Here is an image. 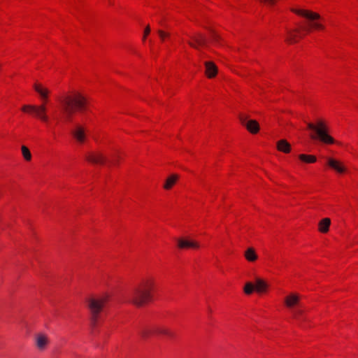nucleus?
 Returning a JSON list of instances; mask_svg holds the SVG:
<instances>
[{
    "label": "nucleus",
    "instance_id": "obj_1",
    "mask_svg": "<svg viewBox=\"0 0 358 358\" xmlns=\"http://www.w3.org/2000/svg\"><path fill=\"white\" fill-rule=\"evenodd\" d=\"M60 103L64 120L66 122H71L73 114L76 111L85 110L87 106L86 98L80 94L66 96L60 99Z\"/></svg>",
    "mask_w": 358,
    "mask_h": 358
},
{
    "label": "nucleus",
    "instance_id": "obj_2",
    "mask_svg": "<svg viewBox=\"0 0 358 358\" xmlns=\"http://www.w3.org/2000/svg\"><path fill=\"white\" fill-rule=\"evenodd\" d=\"M152 287L153 284L151 281L147 280L143 282L129 293V301L136 306H143L150 300Z\"/></svg>",
    "mask_w": 358,
    "mask_h": 358
},
{
    "label": "nucleus",
    "instance_id": "obj_3",
    "mask_svg": "<svg viewBox=\"0 0 358 358\" xmlns=\"http://www.w3.org/2000/svg\"><path fill=\"white\" fill-rule=\"evenodd\" d=\"M307 127L311 131L310 137L314 141H318L324 144H333L335 140L329 134V128L326 122L318 120L315 123L308 122Z\"/></svg>",
    "mask_w": 358,
    "mask_h": 358
},
{
    "label": "nucleus",
    "instance_id": "obj_4",
    "mask_svg": "<svg viewBox=\"0 0 358 358\" xmlns=\"http://www.w3.org/2000/svg\"><path fill=\"white\" fill-rule=\"evenodd\" d=\"M292 11L307 20V25L303 27L306 31L310 32L313 29H324V26L321 22L322 17L318 13L303 9H292Z\"/></svg>",
    "mask_w": 358,
    "mask_h": 358
},
{
    "label": "nucleus",
    "instance_id": "obj_5",
    "mask_svg": "<svg viewBox=\"0 0 358 358\" xmlns=\"http://www.w3.org/2000/svg\"><path fill=\"white\" fill-rule=\"evenodd\" d=\"M109 300V296L106 294L92 297L87 301V307L91 314V322L93 326L96 324L99 313Z\"/></svg>",
    "mask_w": 358,
    "mask_h": 358
},
{
    "label": "nucleus",
    "instance_id": "obj_6",
    "mask_svg": "<svg viewBox=\"0 0 358 358\" xmlns=\"http://www.w3.org/2000/svg\"><path fill=\"white\" fill-rule=\"evenodd\" d=\"M22 110L24 112H31L34 116L44 122H48V117L46 114L47 108L45 104L39 106L35 105H24Z\"/></svg>",
    "mask_w": 358,
    "mask_h": 358
},
{
    "label": "nucleus",
    "instance_id": "obj_7",
    "mask_svg": "<svg viewBox=\"0 0 358 358\" xmlns=\"http://www.w3.org/2000/svg\"><path fill=\"white\" fill-rule=\"evenodd\" d=\"M140 334L143 338H148L150 334L164 335L171 338L174 337L173 331L162 326H157L151 329H144L141 331Z\"/></svg>",
    "mask_w": 358,
    "mask_h": 358
},
{
    "label": "nucleus",
    "instance_id": "obj_8",
    "mask_svg": "<svg viewBox=\"0 0 358 358\" xmlns=\"http://www.w3.org/2000/svg\"><path fill=\"white\" fill-rule=\"evenodd\" d=\"M239 120L241 124L252 134H257L259 131V125L256 120H249L248 116L245 114L239 115Z\"/></svg>",
    "mask_w": 358,
    "mask_h": 358
},
{
    "label": "nucleus",
    "instance_id": "obj_9",
    "mask_svg": "<svg viewBox=\"0 0 358 358\" xmlns=\"http://www.w3.org/2000/svg\"><path fill=\"white\" fill-rule=\"evenodd\" d=\"M34 343L39 351H44L50 343L49 337L44 333H37L34 336Z\"/></svg>",
    "mask_w": 358,
    "mask_h": 358
},
{
    "label": "nucleus",
    "instance_id": "obj_10",
    "mask_svg": "<svg viewBox=\"0 0 358 358\" xmlns=\"http://www.w3.org/2000/svg\"><path fill=\"white\" fill-rule=\"evenodd\" d=\"M75 140L79 143H83L86 140L85 129L78 124H76L71 131Z\"/></svg>",
    "mask_w": 358,
    "mask_h": 358
},
{
    "label": "nucleus",
    "instance_id": "obj_11",
    "mask_svg": "<svg viewBox=\"0 0 358 358\" xmlns=\"http://www.w3.org/2000/svg\"><path fill=\"white\" fill-rule=\"evenodd\" d=\"M285 304L290 309H294L300 305V295L296 293H291L285 298Z\"/></svg>",
    "mask_w": 358,
    "mask_h": 358
},
{
    "label": "nucleus",
    "instance_id": "obj_12",
    "mask_svg": "<svg viewBox=\"0 0 358 358\" xmlns=\"http://www.w3.org/2000/svg\"><path fill=\"white\" fill-rule=\"evenodd\" d=\"M177 242L178 248L181 249H197L200 247L199 242L192 239L179 238L178 239Z\"/></svg>",
    "mask_w": 358,
    "mask_h": 358
},
{
    "label": "nucleus",
    "instance_id": "obj_13",
    "mask_svg": "<svg viewBox=\"0 0 358 358\" xmlns=\"http://www.w3.org/2000/svg\"><path fill=\"white\" fill-rule=\"evenodd\" d=\"M190 38L192 41H188V44L194 48L199 49V46L206 45V40L201 34L191 36Z\"/></svg>",
    "mask_w": 358,
    "mask_h": 358
},
{
    "label": "nucleus",
    "instance_id": "obj_14",
    "mask_svg": "<svg viewBox=\"0 0 358 358\" xmlns=\"http://www.w3.org/2000/svg\"><path fill=\"white\" fill-rule=\"evenodd\" d=\"M86 159L94 164H103L106 162V158L102 153H90L86 157Z\"/></svg>",
    "mask_w": 358,
    "mask_h": 358
},
{
    "label": "nucleus",
    "instance_id": "obj_15",
    "mask_svg": "<svg viewBox=\"0 0 358 358\" xmlns=\"http://www.w3.org/2000/svg\"><path fill=\"white\" fill-rule=\"evenodd\" d=\"M204 66L206 68V75L208 78H214L217 73V67L213 62H205Z\"/></svg>",
    "mask_w": 358,
    "mask_h": 358
},
{
    "label": "nucleus",
    "instance_id": "obj_16",
    "mask_svg": "<svg viewBox=\"0 0 358 358\" xmlns=\"http://www.w3.org/2000/svg\"><path fill=\"white\" fill-rule=\"evenodd\" d=\"M276 147L279 151L284 153H289L291 151V145L285 139L278 141Z\"/></svg>",
    "mask_w": 358,
    "mask_h": 358
},
{
    "label": "nucleus",
    "instance_id": "obj_17",
    "mask_svg": "<svg viewBox=\"0 0 358 358\" xmlns=\"http://www.w3.org/2000/svg\"><path fill=\"white\" fill-rule=\"evenodd\" d=\"M299 32V29H295L294 30H287V36L285 38V41L288 43H296Z\"/></svg>",
    "mask_w": 358,
    "mask_h": 358
},
{
    "label": "nucleus",
    "instance_id": "obj_18",
    "mask_svg": "<svg viewBox=\"0 0 358 358\" xmlns=\"http://www.w3.org/2000/svg\"><path fill=\"white\" fill-rule=\"evenodd\" d=\"M328 164L330 167L336 170L338 173H343L345 171V169L342 166L341 162L334 159H328Z\"/></svg>",
    "mask_w": 358,
    "mask_h": 358
},
{
    "label": "nucleus",
    "instance_id": "obj_19",
    "mask_svg": "<svg viewBox=\"0 0 358 358\" xmlns=\"http://www.w3.org/2000/svg\"><path fill=\"white\" fill-rule=\"evenodd\" d=\"M244 256L245 259L250 262L256 261L258 258V256L256 254L255 249L252 248H248L245 251Z\"/></svg>",
    "mask_w": 358,
    "mask_h": 358
},
{
    "label": "nucleus",
    "instance_id": "obj_20",
    "mask_svg": "<svg viewBox=\"0 0 358 358\" xmlns=\"http://www.w3.org/2000/svg\"><path fill=\"white\" fill-rule=\"evenodd\" d=\"M178 179V175H176V174L171 175L166 180L165 183H164V185L163 186L164 188L165 189H170L171 188H172V187L176 182Z\"/></svg>",
    "mask_w": 358,
    "mask_h": 358
},
{
    "label": "nucleus",
    "instance_id": "obj_21",
    "mask_svg": "<svg viewBox=\"0 0 358 358\" xmlns=\"http://www.w3.org/2000/svg\"><path fill=\"white\" fill-rule=\"evenodd\" d=\"M331 224V220L329 218H324L319 222V231L322 233H327L329 231Z\"/></svg>",
    "mask_w": 358,
    "mask_h": 358
},
{
    "label": "nucleus",
    "instance_id": "obj_22",
    "mask_svg": "<svg viewBox=\"0 0 358 358\" xmlns=\"http://www.w3.org/2000/svg\"><path fill=\"white\" fill-rule=\"evenodd\" d=\"M268 285L265 281L260 278H257L255 285V289L257 292H264L266 290Z\"/></svg>",
    "mask_w": 358,
    "mask_h": 358
},
{
    "label": "nucleus",
    "instance_id": "obj_23",
    "mask_svg": "<svg viewBox=\"0 0 358 358\" xmlns=\"http://www.w3.org/2000/svg\"><path fill=\"white\" fill-rule=\"evenodd\" d=\"M34 88L35 91L37 92L43 99H46L48 98L49 94V91L48 89L43 88L41 84L37 83L34 85Z\"/></svg>",
    "mask_w": 358,
    "mask_h": 358
},
{
    "label": "nucleus",
    "instance_id": "obj_24",
    "mask_svg": "<svg viewBox=\"0 0 358 358\" xmlns=\"http://www.w3.org/2000/svg\"><path fill=\"white\" fill-rule=\"evenodd\" d=\"M293 316L294 318L300 320V321H306L307 319L303 317V311L299 308H294L292 309Z\"/></svg>",
    "mask_w": 358,
    "mask_h": 358
},
{
    "label": "nucleus",
    "instance_id": "obj_25",
    "mask_svg": "<svg viewBox=\"0 0 358 358\" xmlns=\"http://www.w3.org/2000/svg\"><path fill=\"white\" fill-rule=\"evenodd\" d=\"M299 159L306 163H314L316 162L317 159L313 155H307L304 154H301L299 155Z\"/></svg>",
    "mask_w": 358,
    "mask_h": 358
},
{
    "label": "nucleus",
    "instance_id": "obj_26",
    "mask_svg": "<svg viewBox=\"0 0 358 358\" xmlns=\"http://www.w3.org/2000/svg\"><path fill=\"white\" fill-rule=\"evenodd\" d=\"M22 154L27 161H30L31 159V154L29 151V150L24 145L22 146Z\"/></svg>",
    "mask_w": 358,
    "mask_h": 358
},
{
    "label": "nucleus",
    "instance_id": "obj_27",
    "mask_svg": "<svg viewBox=\"0 0 358 358\" xmlns=\"http://www.w3.org/2000/svg\"><path fill=\"white\" fill-rule=\"evenodd\" d=\"M255 290V285L250 282H248L245 284L244 287V292L246 294H250Z\"/></svg>",
    "mask_w": 358,
    "mask_h": 358
},
{
    "label": "nucleus",
    "instance_id": "obj_28",
    "mask_svg": "<svg viewBox=\"0 0 358 358\" xmlns=\"http://www.w3.org/2000/svg\"><path fill=\"white\" fill-rule=\"evenodd\" d=\"M211 38H212V41L213 42H214L216 44H218L220 41V37L218 34H217L214 31H212V34H211Z\"/></svg>",
    "mask_w": 358,
    "mask_h": 358
},
{
    "label": "nucleus",
    "instance_id": "obj_29",
    "mask_svg": "<svg viewBox=\"0 0 358 358\" xmlns=\"http://www.w3.org/2000/svg\"><path fill=\"white\" fill-rule=\"evenodd\" d=\"M157 33H158V34H159V37H160V38L162 39V41H164L166 38L169 36V33H166V32H165V31H164L162 30H160V29H159L157 31Z\"/></svg>",
    "mask_w": 358,
    "mask_h": 358
},
{
    "label": "nucleus",
    "instance_id": "obj_30",
    "mask_svg": "<svg viewBox=\"0 0 358 358\" xmlns=\"http://www.w3.org/2000/svg\"><path fill=\"white\" fill-rule=\"evenodd\" d=\"M150 33V28L149 27V25H148L145 30H144V35H143V41H145V38L146 36Z\"/></svg>",
    "mask_w": 358,
    "mask_h": 358
},
{
    "label": "nucleus",
    "instance_id": "obj_31",
    "mask_svg": "<svg viewBox=\"0 0 358 358\" xmlns=\"http://www.w3.org/2000/svg\"><path fill=\"white\" fill-rule=\"evenodd\" d=\"M262 2L267 3L270 5H273L275 3L276 0H260Z\"/></svg>",
    "mask_w": 358,
    "mask_h": 358
},
{
    "label": "nucleus",
    "instance_id": "obj_32",
    "mask_svg": "<svg viewBox=\"0 0 358 358\" xmlns=\"http://www.w3.org/2000/svg\"><path fill=\"white\" fill-rule=\"evenodd\" d=\"M116 162H117L116 159H113L112 162H111V163H113L114 164H115Z\"/></svg>",
    "mask_w": 358,
    "mask_h": 358
}]
</instances>
